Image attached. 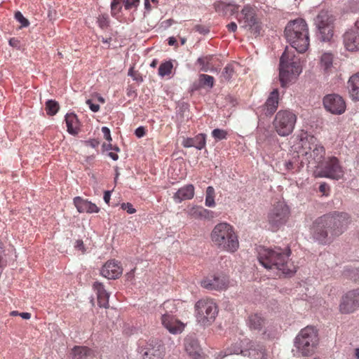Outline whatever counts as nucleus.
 I'll return each mask as SVG.
<instances>
[{"instance_id":"obj_30","label":"nucleus","mask_w":359,"mask_h":359,"mask_svg":"<svg viewBox=\"0 0 359 359\" xmlns=\"http://www.w3.org/2000/svg\"><path fill=\"white\" fill-rule=\"evenodd\" d=\"M334 25H326L325 27H316L318 39L324 42L330 41L334 35Z\"/></svg>"},{"instance_id":"obj_7","label":"nucleus","mask_w":359,"mask_h":359,"mask_svg":"<svg viewBox=\"0 0 359 359\" xmlns=\"http://www.w3.org/2000/svg\"><path fill=\"white\" fill-rule=\"evenodd\" d=\"M195 311L197 321L203 325H210L218 313L216 303L210 298L198 300L195 304Z\"/></svg>"},{"instance_id":"obj_10","label":"nucleus","mask_w":359,"mask_h":359,"mask_svg":"<svg viewBox=\"0 0 359 359\" xmlns=\"http://www.w3.org/2000/svg\"><path fill=\"white\" fill-rule=\"evenodd\" d=\"M162 325L172 334L182 332L184 325L172 314L177 311V308L172 301H165L161 307Z\"/></svg>"},{"instance_id":"obj_43","label":"nucleus","mask_w":359,"mask_h":359,"mask_svg":"<svg viewBox=\"0 0 359 359\" xmlns=\"http://www.w3.org/2000/svg\"><path fill=\"white\" fill-rule=\"evenodd\" d=\"M101 275L108 280L118 278L122 273V271H100Z\"/></svg>"},{"instance_id":"obj_50","label":"nucleus","mask_w":359,"mask_h":359,"mask_svg":"<svg viewBox=\"0 0 359 359\" xmlns=\"http://www.w3.org/2000/svg\"><path fill=\"white\" fill-rule=\"evenodd\" d=\"M99 26L104 29L109 25V19L107 15L100 16L97 19Z\"/></svg>"},{"instance_id":"obj_21","label":"nucleus","mask_w":359,"mask_h":359,"mask_svg":"<svg viewBox=\"0 0 359 359\" xmlns=\"http://www.w3.org/2000/svg\"><path fill=\"white\" fill-rule=\"evenodd\" d=\"M206 135L203 133L198 134L194 137L184 138L182 144L184 147H194L198 150L203 149L206 144Z\"/></svg>"},{"instance_id":"obj_15","label":"nucleus","mask_w":359,"mask_h":359,"mask_svg":"<svg viewBox=\"0 0 359 359\" xmlns=\"http://www.w3.org/2000/svg\"><path fill=\"white\" fill-rule=\"evenodd\" d=\"M238 20L241 27L249 28L255 34H259L261 27L255 18L254 11L250 6L243 7Z\"/></svg>"},{"instance_id":"obj_28","label":"nucleus","mask_w":359,"mask_h":359,"mask_svg":"<svg viewBox=\"0 0 359 359\" xmlns=\"http://www.w3.org/2000/svg\"><path fill=\"white\" fill-rule=\"evenodd\" d=\"M69 355L72 359H86L92 356L93 351L87 346H75Z\"/></svg>"},{"instance_id":"obj_22","label":"nucleus","mask_w":359,"mask_h":359,"mask_svg":"<svg viewBox=\"0 0 359 359\" xmlns=\"http://www.w3.org/2000/svg\"><path fill=\"white\" fill-rule=\"evenodd\" d=\"M266 319L260 313H252L249 315L247 325L251 330L260 332L265 327Z\"/></svg>"},{"instance_id":"obj_40","label":"nucleus","mask_w":359,"mask_h":359,"mask_svg":"<svg viewBox=\"0 0 359 359\" xmlns=\"http://www.w3.org/2000/svg\"><path fill=\"white\" fill-rule=\"evenodd\" d=\"M241 343H243V341H238L234 344H232L231 346L227 349L225 353V355L231 354H242L243 353V350Z\"/></svg>"},{"instance_id":"obj_42","label":"nucleus","mask_w":359,"mask_h":359,"mask_svg":"<svg viewBox=\"0 0 359 359\" xmlns=\"http://www.w3.org/2000/svg\"><path fill=\"white\" fill-rule=\"evenodd\" d=\"M123 0H113L111 3V15L115 16L120 13L122 9Z\"/></svg>"},{"instance_id":"obj_4","label":"nucleus","mask_w":359,"mask_h":359,"mask_svg":"<svg viewBox=\"0 0 359 359\" xmlns=\"http://www.w3.org/2000/svg\"><path fill=\"white\" fill-rule=\"evenodd\" d=\"M301 72L298 60L286 48L280 58L279 79L281 86L286 87L293 77H296Z\"/></svg>"},{"instance_id":"obj_37","label":"nucleus","mask_w":359,"mask_h":359,"mask_svg":"<svg viewBox=\"0 0 359 359\" xmlns=\"http://www.w3.org/2000/svg\"><path fill=\"white\" fill-rule=\"evenodd\" d=\"M235 74L234 68L232 65H227L223 69L221 74V81H229Z\"/></svg>"},{"instance_id":"obj_56","label":"nucleus","mask_w":359,"mask_h":359,"mask_svg":"<svg viewBox=\"0 0 359 359\" xmlns=\"http://www.w3.org/2000/svg\"><path fill=\"white\" fill-rule=\"evenodd\" d=\"M86 104L89 106L90 110L93 112H97L100 110V105L93 102V100L88 99L86 100Z\"/></svg>"},{"instance_id":"obj_17","label":"nucleus","mask_w":359,"mask_h":359,"mask_svg":"<svg viewBox=\"0 0 359 359\" xmlns=\"http://www.w3.org/2000/svg\"><path fill=\"white\" fill-rule=\"evenodd\" d=\"M323 105L328 111L333 114H342L346 107L343 97L337 94H330L325 96Z\"/></svg>"},{"instance_id":"obj_39","label":"nucleus","mask_w":359,"mask_h":359,"mask_svg":"<svg viewBox=\"0 0 359 359\" xmlns=\"http://www.w3.org/2000/svg\"><path fill=\"white\" fill-rule=\"evenodd\" d=\"M212 55H207L205 57H198L197 63L199 64L201 67V70L203 72H208L211 66V60Z\"/></svg>"},{"instance_id":"obj_12","label":"nucleus","mask_w":359,"mask_h":359,"mask_svg":"<svg viewBox=\"0 0 359 359\" xmlns=\"http://www.w3.org/2000/svg\"><path fill=\"white\" fill-rule=\"evenodd\" d=\"M290 216V209L283 201H278L273 205L268 213V222L273 231L278 230L285 224Z\"/></svg>"},{"instance_id":"obj_11","label":"nucleus","mask_w":359,"mask_h":359,"mask_svg":"<svg viewBox=\"0 0 359 359\" xmlns=\"http://www.w3.org/2000/svg\"><path fill=\"white\" fill-rule=\"evenodd\" d=\"M296 122V114L289 110H280L276 114L273 126L280 136L285 137L292 133Z\"/></svg>"},{"instance_id":"obj_19","label":"nucleus","mask_w":359,"mask_h":359,"mask_svg":"<svg viewBox=\"0 0 359 359\" xmlns=\"http://www.w3.org/2000/svg\"><path fill=\"white\" fill-rule=\"evenodd\" d=\"M74 204L78 212L81 213H97L100 211V208L95 203L80 196H76L74 198Z\"/></svg>"},{"instance_id":"obj_52","label":"nucleus","mask_w":359,"mask_h":359,"mask_svg":"<svg viewBox=\"0 0 359 359\" xmlns=\"http://www.w3.org/2000/svg\"><path fill=\"white\" fill-rule=\"evenodd\" d=\"M269 132L264 129L259 128L257 131V141L261 143L264 140V137H266Z\"/></svg>"},{"instance_id":"obj_2","label":"nucleus","mask_w":359,"mask_h":359,"mask_svg":"<svg viewBox=\"0 0 359 359\" xmlns=\"http://www.w3.org/2000/svg\"><path fill=\"white\" fill-rule=\"evenodd\" d=\"M290 254L291 250L288 247L285 249L280 247L260 248L257 259L261 265L266 269H290Z\"/></svg>"},{"instance_id":"obj_16","label":"nucleus","mask_w":359,"mask_h":359,"mask_svg":"<svg viewBox=\"0 0 359 359\" xmlns=\"http://www.w3.org/2000/svg\"><path fill=\"white\" fill-rule=\"evenodd\" d=\"M311 235L315 241L323 245L333 240L321 217L316 219L313 223Z\"/></svg>"},{"instance_id":"obj_29","label":"nucleus","mask_w":359,"mask_h":359,"mask_svg":"<svg viewBox=\"0 0 359 359\" xmlns=\"http://www.w3.org/2000/svg\"><path fill=\"white\" fill-rule=\"evenodd\" d=\"M314 20L316 27H325L326 25H334V18L327 11H321Z\"/></svg>"},{"instance_id":"obj_5","label":"nucleus","mask_w":359,"mask_h":359,"mask_svg":"<svg viewBox=\"0 0 359 359\" xmlns=\"http://www.w3.org/2000/svg\"><path fill=\"white\" fill-rule=\"evenodd\" d=\"M302 142L304 150L302 155L305 157L309 165L317 169L326 159L325 158V149L324 147L316 137L312 135H307L305 139L302 140Z\"/></svg>"},{"instance_id":"obj_32","label":"nucleus","mask_w":359,"mask_h":359,"mask_svg":"<svg viewBox=\"0 0 359 359\" xmlns=\"http://www.w3.org/2000/svg\"><path fill=\"white\" fill-rule=\"evenodd\" d=\"M65 122L67 127V132L72 135L78 133L79 120L76 114L73 113L67 114L65 116Z\"/></svg>"},{"instance_id":"obj_41","label":"nucleus","mask_w":359,"mask_h":359,"mask_svg":"<svg viewBox=\"0 0 359 359\" xmlns=\"http://www.w3.org/2000/svg\"><path fill=\"white\" fill-rule=\"evenodd\" d=\"M199 81L202 86H206L212 88L214 86V77L208 74H201L199 76Z\"/></svg>"},{"instance_id":"obj_3","label":"nucleus","mask_w":359,"mask_h":359,"mask_svg":"<svg viewBox=\"0 0 359 359\" xmlns=\"http://www.w3.org/2000/svg\"><path fill=\"white\" fill-rule=\"evenodd\" d=\"M213 245L222 250L233 252L239 246L233 227L226 222L217 224L210 234Z\"/></svg>"},{"instance_id":"obj_34","label":"nucleus","mask_w":359,"mask_h":359,"mask_svg":"<svg viewBox=\"0 0 359 359\" xmlns=\"http://www.w3.org/2000/svg\"><path fill=\"white\" fill-rule=\"evenodd\" d=\"M334 56L331 53H324L320 57V68L325 73L330 72L332 67Z\"/></svg>"},{"instance_id":"obj_20","label":"nucleus","mask_w":359,"mask_h":359,"mask_svg":"<svg viewBox=\"0 0 359 359\" xmlns=\"http://www.w3.org/2000/svg\"><path fill=\"white\" fill-rule=\"evenodd\" d=\"M279 92L278 89H274L269 95L264 107V111L266 116L272 115L277 109L278 106Z\"/></svg>"},{"instance_id":"obj_57","label":"nucleus","mask_w":359,"mask_h":359,"mask_svg":"<svg viewBox=\"0 0 359 359\" xmlns=\"http://www.w3.org/2000/svg\"><path fill=\"white\" fill-rule=\"evenodd\" d=\"M102 132L103 133L104 137L109 142L112 140L110 133V130L109 128L104 126L102 128Z\"/></svg>"},{"instance_id":"obj_55","label":"nucleus","mask_w":359,"mask_h":359,"mask_svg":"<svg viewBox=\"0 0 359 359\" xmlns=\"http://www.w3.org/2000/svg\"><path fill=\"white\" fill-rule=\"evenodd\" d=\"M319 191L323 195V196H327L329 194L330 191V187L329 185L323 182L319 186Z\"/></svg>"},{"instance_id":"obj_33","label":"nucleus","mask_w":359,"mask_h":359,"mask_svg":"<svg viewBox=\"0 0 359 359\" xmlns=\"http://www.w3.org/2000/svg\"><path fill=\"white\" fill-rule=\"evenodd\" d=\"M186 352L192 358H196L200 355L201 348L197 341L191 339H187L184 341Z\"/></svg>"},{"instance_id":"obj_60","label":"nucleus","mask_w":359,"mask_h":359,"mask_svg":"<svg viewBox=\"0 0 359 359\" xmlns=\"http://www.w3.org/2000/svg\"><path fill=\"white\" fill-rule=\"evenodd\" d=\"M111 191H105L104 193L103 198H104V202L107 204L109 203V201H110V198H111Z\"/></svg>"},{"instance_id":"obj_54","label":"nucleus","mask_w":359,"mask_h":359,"mask_svg":"<svg viewBox=\"0 0 359 359\" xmlns=\"http://www.w3.org/2000/svg\"><path fill=\"white\" fill-rule=\"evenodd\" d=\"M227 5H231L233 8H226V10H225V12L224 13V15H233L235 13L238 12V6L236 4H227Z\"/></svg>"},{"instance_id":"obj_13","label":"nucleus","mask_w":359,"mask_h":359,"mask_svg":"<svg viewBox=\"0 0 359 359\" xmlns=\"http://www.w3.org/2000/svg\"><path fill=\"white\" fill-rule=\"evenodd\" d=\"M229 278L222 271L209 273L201 280V286L210 290H226L229 285Z\"/></svg>"},{"instance_id":"obj_45","label":"nucleus","mask_w":359,"mask_h":359,"mask_svg":"<svg viewBox=\"0 0 359 359\" xmlns=\"http://www.w3.org/2000/svg\"><path fill=\"white\" fill-rule=\"evenodd\" d=\"M212 137L217 140H222L226 138V131L221 129H214L212 132Z\"/></svg>"},{"instance_id":"obj_26","label":"nucleus","mask_w":359,"mask_h":359,"mask_svg":"<svg viewBox=\"0 0 359 359\" xmlns=\"http://www.w3.org/2000/svg\"><path fill=\"white\" fill-rule=\"evenodd\" d=\"M347 88L351 98L354 101H359V72L349 78Z\"/></svg>"},{"instance_id":"obj_62","label":"nucleus","mask_w":359,"mask_h":359,"mask_svg":"<svg viewBox=\"0 0 359 359\" xmlns=\"http://www.w3.org/2000/svg\"><path fill=\"white\" fill-rule=\"evenodd\" d=\"M20 316L23 319L29 320L31 318V313L27 312L20 313Z\"/></svg>"},{"instance_id":"obj_64","label":"nucleus","mask_w":359,"mask_h":359,"mask_svg":"<svg viewBox=\"0 0 359 359\" xmlns=\"http://www.w3.org/2000/svg\"><path fill=\"white\" fill-rule=\"evenodd\" d=\"M108 155H109V156L110 158H111L114 161H116V160H118V154H116V153H114V152H109Z\"/></svg>"},{"instance_id":"obj_31","label":"nucleus","mask_w":359,"mask_h":359,"mask_svg":"<svg viewBox=\"0 0 359 359\" xmlns=\"http://www.w3.org/2000/svg\"><path fill=\"white\" fill-rule=\"evenodd\" d=\"M249 355L254 359H266L267 352L264 346L250 343L248 348Z\"/></svg>"},{"instance_id":"obj_27","label":"nucleus","mask_w":359,"mask_h":359,"mask_svg":"<svg viewBox=\"0 0 359 359\" xmlns=\"http://www.w3.org/2000/svg\"><path fill=\"white\" fill-rule=\"evenodd\" d=\"M189 215L194 219H212L214 217L212 211L201 206H194L188 211Z\"/></svg>"},{"instance_id":"obj_61","label":"nucleus","mask_w":359,"mask_h":359,"mask_svg":"<svg viewBox=\"0 0 359 359\" xmlns=\"http://www.w3.org/2000/svg\"><path fill=\"white\" fill-rule=\"evenodd\" d=\"M89 145H90L93 148H95L98 146L99 142L96 140H90L88 142Z\"/></svg>"},{"instance_id":"obj_59","label":"nucleus","mask_w":359,"mask_h":359,"mask_svg":"<svg viewBox=\"0 0 359 359\" xmlns=\"http://www.w3.org/2000/svg\"><path fill=\"white\" fill-rule=\"evenodd\" d=\"M226 27L229 31L235 32L237 29V25L236 22H231V23H229L226 25Z\"/></svg>"},{"instance_id":"obj_44","label":"nucleus","mask_w":359,"mask_h":359,"mask_svg":"<svg viewBox=\"0 0 359 359\" xmlns=\"http://www.w3.org/2000/svg\"><path fill=\"white\" fill-rule=\"evenodd\" d=\"M8 255L6 253L4 246L0 241V268H4L7 266Z\"/></svg>"},{"instance_id":"obj_63","label":"nucleus","mask_w":359,"mask_h":359,"mask_svg":"<svg viewBox=\"0 0 359 359\" xmlns=\"http://www.w3.org/2000/svg\"><path fill=\"white\" fill-rule=\"evenodd\" d=\"M168 41V44L170 46H174V45H175L177 43V40L173 36L169 37Z\"/></svg>"},{"instance_id":"obj_1","label":"nucleus","mask_w":359,"mask_h":359,"mask_svg":"<svg viewBox=\"0 0 359 359\" xmlns=\"http://www.w3.org/2000/svg\"><path fill=\"white\" fill-rule=\"evenodd\" d=\"M285 36L287 41L297 52L303 53L309 46V27L302 18L290 20L285 28Z\"/></svg>"},{"instance_id":"obj_18","label":"nucleus","mask_w":359,"mask_h":359,"mask_svg":"<svg viewBox=\"0 0 359 359\" xmlns=\"http://www.w3.org/2000/svg\"><path fill=\"white\" fill-rule=\"evenodd\" d=\"M342 38L346 50L350 52L359 50V29H350L343 34Z\"/></svg>"},{"instance_id":"obj_23","label":"nucleus","mask_w":359,"mask_h":359,"mask_svg":"<svg viewBox=\"0 0 359 359\" xmlns=\"http://www.w3.org/2000/svg\"><path fill=\"white\" fill-rule=\"evenodd\" d=\"M194 196V187L193 184H187L174 194L173 199L176 203H181L183 201L190 200Z\"/></svg>"},{"instance_id":"obj_58","label":"nucleus","mask_w":359,"mask_h":359,"mask_svg":"<svg viewBox=\"0 0 359 359\" xmlns=\"http://www.w3.org/2000/svg\"><path fill=\"white\" fill-rule=\"evenodd\" d=\"M135 134L139 138L144 137L146 134V130H145L144 127H143V126L138 127L135 130Z\"/></svg>"},{"instance_id":"obj_47","label":"nucleus","mask_w":359,"mask_h":359,"mask_svg":"<svg viewBox=\"0 0 359 359\" xmlns=\"http://www.w3.org/2000/svg\"><path fill=\"white\" fill-rule=\"evenodd\" d=\"M15 18L21 24V27H27L29 25L28 20L25 18L20 11L15 12Z\"/></svg>"},{"instance_id":"obj_51","label":"nucleus","mask_w":359,"mask_h":359,"mask_svg":"<svg viewBox=\"0 0 359 359\" xmlns=\"http://www.w3.org/2000/svg\"><path fill=\"white\" fill-rule=\"evenodd\" d=\"M121 209L126 210L129 214H133L136 210L133 208V205L130 203H123L121 205Z\"/></svg>"},{"instance_id":"obj_25","label":"nucleus","mask_w":359,"mask_h":359,"mask_svg":"<svg viewBox=\"0 0 359 359\" xmlns=\"http://www.w3.org/2000/svg\"><path fill=\"white\" fill-rule=\"evenodd\" d=\"M93 287L96 292L98 305L100 307L107 308L109 306V294L105 290L102 283L95 282Z\"/></svg>"},{"instance_id":"obj_36","label":"nucleus","mask_w":359,"mask_h":359,"mask_svg":"<svg viewBox=\"0 0 359 359\" xmlns=\"http://www.w3.org/2000/svg\"><path fill=\"white\" fill-rule=\"evenodd\" d=\"M215 189L212 187L209 186L206 189L205 192V205L210 208L215 206Z\"/></svg>"},{"instance_id":"obj_14","label":"nucleus","mask_w":359,"mask_h":359,"mask_svg":"<svg viewBox=\"0 0 359 359\" xmlns=\"http://www.w3.org/2000/svg\"><path fill=\"white\" fill-rule=\"evenodd\" d=\"M139 353L142 359H161L163 355L162 345L154 340L140 341Z\"/></svg>"},{"instance_id":"obj_35","label":"nucleus","mask_w":359,"mask_h":359,"mask_svg":"<svg viewBox=\"0 0 359 359\" xmlns=\"http://www.w3.org/2000/svg\"><path fill=\"white\" fill-rule=\"evenodd\" d=\"M46 111L48 115L54 116L60 109L59 103L53 100H48L46 102Z\"/></svg>"},{"instance_id":"obj_48","label":"nucleus","mask_w":359,"mask_h":359,"mask_svg":"<svg viewBox=\"0 0 359 359\" xmlns=\"http://www.w3.org/2000/svg\"><path fill=\"white\" fill-rule=\"evenodd\" d=\"M103 269H107L109 268H117L118 269H122L121 262L116 259H111L107 261L103 266Z\"/></svg>"},{"instance_id":"obj_8","label":"nucleus","mask_w":359,"mask_h":359,"mask_svg":"<svg viewBox=\"0 0 359 359\" xmlns=\"http://www.w3.org/2000/svg\"><path fill=\"white\" fill-rule=\"evenodd\" d=\"M332 239L341 235L350 222L349 215L346 212H334L321 217Z\"/></svg>"},{"instance_id":"obj_9","label":"nucleus","mask_w":359,"mask_h":359,"mask_svg":"<svg viewBox=\"0 0 359 359\" xmlns=\"http://www.w3.org/2000/svg\"><path fill=\"white\" fill-rule=\"evenodd\" d=\"M344 171L337 157L327 158L314 171L316 177H325L339 180L344 177Z\"/></svg>"},{"instance_id":"obj_24","label":"nucleus","mask_w":359,"mask_h":359,"mask_svg":"<svg viewBox=\"0 0 359 359\" xmlns=\"http://www.w3.org/2000/svg\"><path fill=\"white\" fill-rule=\"evenodd\" d=\"M359 306L353 298H350L349 291L345 294L341 298L339 304V311L341 313L348 314L353 313Z\"/></svg>"},{"instance_id":"obj_46","label":"nucleus","mask_w":359,"mask_h":359,"mask_svg":"<svg viewBox=\"0 0 359 359\" xmlns=\"http://www.w3.org/2000/svg\"><path fill=\"white\" fill-rule=\"evenodd\" d=\"M215 9L217 12L224 15L226 8H233L231 5H227L225 2L218 1L214 4Z\"/></svg>"},{"instance_id":"obj_53","label":"nucleus","mask_w":359,"mask_h":359,"mask_svg":"<svg viewBox=\"0 0 359 359\" xmlns=\"http://www.w3.org/2000/svg\"><path fill=\"white\" fill-rule=\"evenodd\" d=\"M194 29L196 32L204 35L210 32V29L208 27L202 25H196Z\"/></svg>"},{"instance_id":"obj_38","label":"nucleus","mask_w":359,"mask_h":359,"mask_svg":"<svg viewBox=\"0 0 359 359\" xmlns=\"http://www.w3.org/2000/svg\"><path fill=\"white\" fill-rule=\"evenodd\" d=\"M173 65L170 61H166L160 65L158 67V74L163 77L170 74Z\"/></svg>"},{"instance_id":"obj_6","label":"nucleus","mask_w":359,"mask_h":359,"mask_svg":"<svg viewBox=\"0 0 359 359\" xmlns=\"http://www.w3.org/2000/svg\"><path fill=\"white\" fill-rule=\"evenodd\" d=\"M318 341L317 330L312 326H307L296 337L294 345L302 356H309L314 353Z\"/></svg>"},{"instance_id":"obj_49","label":"nucleus","mask_w":359,"mask_h":359,"mask_svg":"<svg viewBox=\"0 0 359 359\" xmlns=\"http://www.w3.org/2000/svg\"><path fill=\"white\" fill-rule=\"evenodd\" d=\"M139 0H123V5L126 10H130L138 5Z\"/></svg>"}]
</instances>
